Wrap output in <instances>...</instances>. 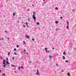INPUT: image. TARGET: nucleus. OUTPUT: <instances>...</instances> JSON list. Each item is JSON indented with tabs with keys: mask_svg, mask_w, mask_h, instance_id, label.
Listing matches in <instances>:
<instances>
[{
	"mask_svg": "<svg viewBox=\"0 0 76 76\" xmlns=\"http://www.w3.org/2000/svg\"><path fill=\"white\" fill-rule=\"evenodd\" d=\"M11 66H12V67H15V66H16L15 65H13L12 64H11Z\"/></svg>",
	"mask_w": 76,
	"mask_h": 76,
	"instance_id": "11",
	"label": "nucleus"
},
{
	"mask_svg": "<svg viewBox=\"0 0 76 76\" xmlns=\"http://www.w3.org/2000/svg\"><path fill=\"white\" fill-rule=\"evenodd\" d=\"M37 24L38 25H39V22L37 23Z\"/></svg>",
	"mask_w": 76,
	"mask_h": 76,
	"instance_id": "13",
	"label": "nucleus"
},
{
	"mask_svg": "<svg viewBox=\"0 0 76 76\" xmlns=\"http://www.w3.org/2000/svg\"><path fill=\"white\" fill-rule=\"evenodd\" d=\"M27 11H29V10L28 9L27 10Z\"/></svg>",
	"mask_w": 76,
	"mask_h": 76,
	"instance_id": "40",
	"label": "nucleus"
},
{
	"mask_svg": "<svg viewBox=\"0 0 76 76\" xmlns=\"http://www.w3.org/2000/svg\"><path fill=\"white\" fill-rule=\"evenodd\" d=\"M37 75H39V76H40V75H39V70H37Z\"/></svg>",
	"mask_w": 76,
	"mask_h": 76,
	"instance_id": "4",
	"label": "nucleus"
},
{
	"mask_svg": "<svg viewBox=\"0 0 76 76\" xmlns=\"http://www.w3.org/2000/svg\"><path fill=\"white\" fill-rule=\"evenodd\" d=\"M1 39H0V40H1Z\"/></svg>",
	"mask_w": 76,
	"mask_h": 76,
	"instance_id": "39",
	"label": "nucleus"
},
{
	"mask_svg": "<svg viewBox=\"0 0 76 76\" xmlns=\"http://www.w3.org/2000/svg\"><path fill=\"white\" fill-rule=\"evenodd\" d=\"M16 48L14 49V51H16Z\"/></svg>",
	"mask_w": 76,
	"mask_h": 76,
	"instance_id": "23",
	"label": "nucleus"
},
{
	"mask_svg": "<svg viewBox=\"0 0 76 76\" xmlns=\"http://www.w3.org/2000/svg\"><path fill=\"white\" fill-rule=\"evenodd\" d=\"M26 38H27V39H29V36H28V35H26Z\"/></svg>",
	"mask_w": 76,
	"mask_h": 76,
	"instance_id": "5",
	"label": "nucleus"
},
{
	"mask_svg": "<svg viewBox=\"0 0 76 76\" xmlns=\"http://www.w3.org/2000/svg\"><path fill=\"white\" fill-rule=\"evenodd\" d=\"M14 54H15V55H17V53H16V52H14Z\"/></svg>",
	"mask_w": 76,
	"mask_h": 76,
	"instance_id": "14",
	"label": "nucleus"
},
{
	"mask_svg": "<svg viewBox=\"0 0 76 76\" xmlns=\"http://www.w3.org/2000/svg\"><path fill=\"white\" fill-rule=\"evenodd\" d=\"M63 60H65V56H63Z\"/></svg>",
	"mask_w": 76,
	"mask_h": 76,
	"instance_id": "10",
	"label": "nucleus"
},
{
	"mask_svg": "<svg viewBox=\"0 0 76 76\" xmlns=\"http://www.w3.org/2000/svg\"><path fill=\"white\" fill-rule=\"evenodd\" d=\"M14 59H15V58H14V57H13V58H12V60H14Z\"/></svg>",
	"mask_w": 76,
	"mask_h": 76,
	"instance_id": "26",
	"label": "nucleus"
},
{
	"mask_svg": "<svg viewBox=\"0 0 76 76\" xmlns=\"http://www.w3.org/2000/svg\"><path fill=\"white\" fill-rule=\"evenodd\" d=\"M17 47L18 48V47H19V45H17Z\"/></svg>",
	"mask_w": 76,
	"mask_h": 76,
	"instance_id": "32",
	"label": "nucleus"
},
{
	"mask_svg": "<svg viewBox=\"0 0 76 76\" xmlns=\"http://www.w3.org/2000/svg\"><path fill=\"white\" fill-rule=\"evenodd\" d=\"M55 9L56 10H58V7H56V8H55Z\"/></svg>",
	"mask_w": 76,
	"mask_h": 76,
	"instance_id": "12",
	"label": "nucleus"
},
{
	"mask_svg": "<svg viewBox=\"0 0 76 76\" xmlns=\"http://www.w3.org/2000/svg\"><path fill=\"white\" fill-rule=\"evenodd\" d=\"M67 26H66L67 29H69V22L68 21H67Z\"/></svg>",
	"mask_w": 76,
	"mask_h": 76,
	"instance_id": "2",
	"label": "nucleus"
},
{
	"mask_svg": "<svg viewBox=\"0 0 76 76\" xmlns=\"http://www.w3.org/2000/svg\"><path fill=\"white\" fill-rule=\"evenodd\" d=\"M49 57H50V60H51V58H52L53 57V56H51V55H50V56H49Z\"/></svg>",
	"mask_w": 76,
	"mask_h": 76,
	"instance_id": "7",
	"label": "nucleus"
},
{
	"mask_svg": "<svg viewBox=\"0 0 76 76\" xmlns=\"http://www.w3.org/2000/svg\"><path fill=\"white\" fill-rule=\"evenodd\" d=\"M7 61H8V58H7Z\"/></svg>",
	"mask_w": 76,
	"mask_h": 76,
	"instance_id": "46",
	"label": "nucleus"
},
{
	"mask_svg": "<svg viewBox=\"0 0 76 76\" xmlns=\"http://www.w3.org/2000/svg\"><path fill=\"white\" fill-rule=\"evenodd\" d=\"M68 54H70V53H69H69H68Z\"/></svg>",
	"mask_w": 76,
	"mask_h": 76,
	"instance_id": "52",
	"label": "nucleus"
},
{
	"mask_svg": "<svg viewBox=\"0 0 76 76\" xmlns=\"http://www.w3.org/2000/svg\"><path fill=\"white\" fill-rule=\"evenodd\" d=\"M35 14H34L33 15V18L34 19V20H36V17H35Z\"/></svg>",
	"mask_w": 76,
	"mask_h": 76,
	"instance_id": "1",
	"label": "nucleus"
},
{
	"mask_svg": "<svg viewBox=\"0 0 76 76\" xmlns=\"http://www.w3.org/2000/svg\"><path fill=\"white\" fill-rule=\"evenodd\" d=\"M18 23H19V22H18Z\"/></svg>",
	"mask_w": 76,
	"mask_h": 76,
	"instance_id": "54",
	"label": "nucleus"
},
{
	"mask_svg": "<svg viewBox=\"0 0 76 76\" xmlns=\"http://www.w3.org/2000/svg\"><path fill=\"white\" fill-rule=\"evenodd\" d=\"M3 76H6V74H3Z\"/></svg>",
	"mask_w": 76,
	"mask_h": 76,
	"instance_id": "24",
	"label": "nucleus"
},
{
	"mask_svg": "<svg viewBox=\"0 0 76 76\" xmlns=\"http://www.w3.org/2000/svg\"><path fill=\"white\" fill-rule=\"evenodd\" d=\"M67 75H68V76H69L70 75V73H67Z\"/></svg>",
	"mask_w": 76,
	"mask_h": 76,
	"instance_id": "16",
	"label": "nucleus"
},
{
	"mask_svg": "<svg viewBox=\"0 0 76 76\" xmlns=\"http://www.w3.org/2000/svg\"><path fill=\"white\" fill-rule=\"evenodd\" d=\"M33 13H34V14H35V12H34Z\"/></svg>",
	"mask_w": 76,
	"mask_h": 76,
	"instance_id": "36",
	"label": "nucleus"
},
{
	"mask_svg": "<svg viewBox=\"0 0 76 76\" xmlns=\"http://www.w3.org/2000/svg\"><path fill=\"white\" fill-rule=\"evenodd\" d=\"M64 72V70H62V71H61L62 72Z\"/></svg>",
	"mask_w": 76,
	"mask_h": 76,
	"instance_id": "44",
	"label": "nucleus"
},
{
	"mask_svg": "<svg viewBox=\"0 0 76 76\" xmlns=\"http://www.w3.org/2000/svg\"><path fill=\"white\" fill-rule=\"evenodd\" d=\"M26 26H25V25H23V27H24V28H25Z\"/></svg>",
	"mask_w": 76,
	"mask_h": 76,
	"instance_id": "22",
	"label": "nucleus"
},
{
	"mask_svg": "<svg viewBox=\"0 0 76 76\" xmlns=\"http://www.w3.org/2000/svg\"><path fill=\"white\" fill-rule=\"evenodd\" d=\"M55 23H56L57 24V23H58V21H56Z\"/></svg>",
	"mask_w": 76,
	"mask_h": 76,
	"instance_id": "17",
	"label": "nucleus"
},
{
	"mask_svg": "<svg viewBox=\"0 0 76 76\" xmlns=\"http://www.w3.org/2000/svg\"><path fill=\"white\" fill-rule=\"evenodd\" d=\"M26 25L27 26H28V22H26Z\"/></svg>",
	"mask_w": 76,
	"mask_h": 76,
	"instance_id": "25",
	"label": "nucleus"
},
{
	"mask_svg": "<svg viewBox=\"0 0 76 76\" xmlns=\"http://www.w3.org/2000/svg\"><path fill=\"white\" fill-rule=\"evenodd\" d=\"M63 54L64 55H66V53H65V52H64L63 53Z\"/></svg>",
	"mask_w": 76,
	"mask_h": 76,
	"instance_id": "15",
	"label": "nucleus"
},
{
	"mask_svg": "<svg viewBox=\"0 0 76 76\" xmlns=\"http://www.w3.org/2000/svg\"><path fill=\"white\" fill-rule=\"evenodd\" d=\"M29 63H32V62H31V61H29Z\"/></svg>",
	"mask_w": 76,
	"mask_h": 76,
	"instance_id": "33",
	"label": "nucleus"
},
{
	"mask_svg": "<svg viewBox=\"0 0 76 76\" xmlns=\"http://www.w3.org/2000/svg\"><path fill=\"white\" fill-rule=\"evenodd\" d=\"M52 49H53V50H54V48H52Z\"/></svg>",
	"mask_w": 76,
	"mask_h": 76,
	"instance_id": "43",
	"label": "nucleus"
},
{
	"mask_svg": "<svg viewBox=\"0 0 76 76\" xmlns=\"http://www.w3.org/2000/svg\"><path fill=\"white\" fill-rule=\"evenodd\" d=\"M43 1H45V0H43Z\"/></svg>",
	"mask_w": 76,
	"mask_h": 76,
	"instance_id": "51",
	"label": "nucleus"
},
{
	"mask_svg": "<svg viewBox=\"0 0 76 76\" xmlns=\"http://www.w3.org/2000/svg\"><path fill=\"white\" fill-rule=\"evenodd\" d=\"M30 20H29V18H28V21H29Z\"/></svg>",
	"mask_w": 76,
	"mask_h": 76,
	"instance_id": "41",
	"label": "nucleus"
},
{
	"mask_svg": "<svg viewBox=\"0 0 76 76\" xmlns=\"http://www.w3.org/2000/svg\"><path fill=\"white\" fill-rule=\"evenodd\" d=\"M0 67H1V66H0Z\"/></svg>",
	"mask_w": 76,
	"mask_h": 76,
	"instance_id": "55",
	"label": "nucleus"
},
{
	"mask_svg": "<svg viewBox=\"0 0 76 76\" xmlns=\"http://www.w3.org/2000/svg\"><path fill=\"white\" fill-rule=\"evenodd\" d=\"M58 65V64H56V66H57Z\"/></svg>",
	"mask_w": 76,
	"mask_h": 76,
	"instance_id": "47",
	"label": "nucleus"
},
{
	"mask_svg": "<svg viewBox=\"0 0 76 76\" xmlns=\"http://www.w3.org/2000/svg\"><path fill=\"white\" fill-rule=\"evenodd\" d=\"M61 18V19H63V17H61V18Z\"/></svg>",
	"mask_w": 76,
	"mask_h": 76,
	"instance_id": "27",
	"label": "nucleus"
},
{
	"mask_svg": "<svg viewBox=\"0 0 76 76\" xmlns=\"http://www.w3.org/2000/svg\"><path fill=\"white\" fill-rule=\"evenodd\" d=\"M65 62H67V63H69V61H65Z\"/></svg>",
	"mask_w": 76,
	"mask_h": 76,
	"instance_id": "20",
	"label": "nucleus"
},
{
	"mask_svg": "<svg viewBox=\"0 0 76 76\" xmlns=\"http://www.w3.org/2000/svg\"><path fill=\"white\" fill-rule=\"evenodd\" d=\"M6 63H7V64H8V65H9L10 64V63H9V62H8V61H6Z\"/></svg>",
	"mask_w": 76,
	"mask_h": 76,
	"instance_id": "8",
	"label": "nucleus"
},
{
	"mask_svg": "<svg viewBox=\"0 0 76 76\" xmlns=\"http://www.w3.org/2000/svg\"><path fill=\"white\" fill-rule=\"evenodd\" d=\"M3 60H4V62H3V64H5L6 63H5V62H6V61H5L4 59Z\"/></svg>",
	"mask_w": 76,
	"mask_h": 76,
	"instance_id": "6",
	"label": "nucleus"
},
{
	"mask_svg": "<svg viewBox=\"0 0 76 76\" xmlns=\"http://www.w3.org/2000/svg\"><path fill=\"white\" fill-rule=\"evenodd\" d=\"M5 32H6V33H7V31H5Z\"/></svg>",
	"mask_w": 76,
	"mask_h": 76,
	"instance_id": "34",
	"label": "nucleus"
},
{
	"mask_svg": "<svg viewBox=\"0 0 76 76\" xmlns=\"http://www.w3.org/2000/svg\"><path fill=\"white\" fill-rule=\"evenodd\" d=\"M24 51H25V52L26 51V50H24Z\"/></svg>",
	"mask_w": 76,
	"mask_h": 76,
	"instance_id": "45",
	"label": "nucleus"
},
{
	"mask_svg": "<svg viewBox=\"0 0 76 76\" xmlns=\"http://www.w3.org/2000/svg\"><path fill=\"white\" fill-rule=\"evenodd\" d=\"M15 73H16V71H15Z\"/></svg>",
	"mask_w": 76,
	"mask_h": 76,
	"instance_id": "49",
	"label": "nucleus"
},
{
	"mask_svg": "<svg viewBox=\"0 0 76 76\" xmlns=\"http://www.w3.org/2000/svg\"><path fill=\"white\" fill-rule=\"evenodd\" d=\"M72 11H73V12H75V10H73Z\"/></svg>",
	"mask_w": 76,
	"mask_h": 76,
	"instance_id": "38",
	"label": "nucleus"
},
{
	"mask_svg": "<svg viewBox=\"0 0 76 76\" xmlns=\"http://www.w3.org/2000/svg\"><path fill=\"white\" fill-rule=\"evenodd\" d=\"M27 27H28V26L27 25Z\"/></svg>",
	"mask_w": 76,
	"mask_h": 76,
	"instance_id": "53",
	"label": "nucleus"
},
{
	"mask_svg": "<svg viewBox=\"0 0 76 76\" xmlns=\"http://www.w3.org/2000/svg\"><path fill=\"white\" fill-rule=\"evenodd\" d=\"M13 16H15V13H13Z\"/></svg>",
	"mask_w": 76,
	"mask_h": 76,
	"instance_id": "19",
	"label": "nucleus"
},
{
	"mask_svg": "<svg viewBox=\"0 0 76 76\" xmlns=\"http://www.w3.org/2000/svg\"><path fill=\"white\" fill-rule=\"evenodd\" d=\"M18 19H21V17H19L18 18Z\"/></svg>",
	"mask_w": 76,
	"mask_h": 76,
	"instance_id": "30",
	"label": "nucleus"
},
{
	"mask_svg": "<svg viewBox=\"0 0 76 76\" xmlns=\"http://www.w3.org/2000/svg\"><path fill=\"white\" fill-rule=\"evenodd\" d=\"M58 29H59V28L56 29V31H58Z\"/></svg>",
	"mask_w": 76,
	"mask_h": 76,
	"instance_id": "35",
	"label": "nucleus"
},
{
	"mask_svg": "<svg viewBox=\"0 0 76 76\" xmlns=\"http://www.w3.org/2000/svg\"><path fill=\"white\" fill-rule=\"evenodd\" d=\"M1 69H0V73H1Z\"/></svg>",
	"mask_w": 76,
	"mask_h": 76,
	"instance_id": "37",
	"label": "nucleus"
},
{
	"mask_svg": "<svg viewBox=\"0 0 76 76\" xmlns=\"http://www.w3.org/2000/svg\"><path fill=\"white\" fill-rule=\"evenodd\" d=\"M9 40V37L7 38Z\"/></svg>",
	"mask_w": 76,
	"mask_h": 76,
	"instance_id": "48",
	"label": "nucleus"
},
{
	"mask_svg": "<svg viewBox=\"0 0 76 76\" xmlns=\"http://www.w3.org/2000/svg\"><path fill=\"white\" fill-rule=\"evenodd\" d=\"M26 54H28V53H26Z\"/></svg>",
	"mask_w": 76,
	"mask_h": 76,
	"instance_id": "50",
	"label": "nucleus"
},
{
	"mask_svg": "<svg viewBox=\"0 0 76 76\" xmlns=\"http://www.w3.org/2000/svg\"><path fill=\"white\" fill-rule=\"evenodd\" d=\"M3 66L4 67H5V68H6V66L5 65H3Z\"/></svg>",
	"mask_w": 76,
	"mask_h": 76,
	"instance_id": "21",
	"label": "nucleus"
},
{
	"mask_svg": "<svg viewBox=\"0 0 76 76\" xmlns=\"http://www.w3.org/2000/svg\"><path fill=\"white\" fill-rule=\"evenodd\" d=\"M32 6H34V4H32Z\"/></svg>",
	"mask_w": 76,
	"mask_h": 76,
	"instance_id": "42",
	"label": "nucleus"
},
{
	"mask_svg": "<svg viewBox=\"0 0 76 76\" xmlns=\"http://www.w3.org/2000/svg\"><path fill=\"white\" fill-rule=\"evenodd\" d=\"M23 43H24V44H25V41H23Z\"/></svg>",
	"mask_w": 76,
	"mask_h": 76,
	"instance_id": "29",
	"label": "nucleus"
},
{
	"mask_svg": "<svg viewBox=\"0 0 76 76\" xmlns=\"http://www.w3.org/2000/svg\"><path fill=\"white\" fill-rule=\"evenodd\" d=\"M0 58L1 59H2V58H3L2 57H0Z\"/></svg>",
	"mask_w": 76,
	"mask_h": 76,
	"instance_id": "31",
	"label": "nucleus"
},
{
	"mask_svg": "<svg viewBox=\"0 0 76 76\" xmlns=\"http://www.w3.org/2000/svg\"><path fill=\"white\" fill-rule=\"evenodd\" d=\"M20 68H21V69H23V66H21V67H19V68H18L20 70Z\"/></svg>",
	"mask_w": 76,
	"mask_h": 76,
	"instance_id": "9",
	"label": "nucleus"
},
{
	"mask_svg": "<svg viewBox=\"0 0 76 76\" xmlns=\"http://www.w3.org/2000/svg\"><path fill=\"white\" fill-rule=\"evenodd\" d=\"M32 40L33 41H34V40H35V39H32Z\"/></svg>",
	"mask_w": 76,
	"mask_h": 76,
	"instance_id": "28",
	"label": "nucleus"
},
{
	"mask_svg": "<svg viewBox=\"0 0 76 76\" xmlns=\"http://www.w3.org/2000/svg\"><path fill=\"white\" fill-rule=\"evenodd\" d=\"M47 49H48V48H45V50L46 51V53H49L50 52V51H47Z\"/></svg>",
	"mask_w": 76,
	"mask_h": 76,
	"instance_id": "3",
	"label": "nucleus"
},
{
	"mask_svg": "<svg viewBox=\"0 0 76 76\" xmlns=\"http://www.w3.org/2000/svg\"><path fill=\"white\" fill-rule=\"evenodd\" d=\"M10 52H9L8 53V56H10Z\"/></svg>",
	"mask_w": 76,
	"mask_h": 76,
	"instance_id": "18",
	"label": "nucleus"
}]
</instances>
